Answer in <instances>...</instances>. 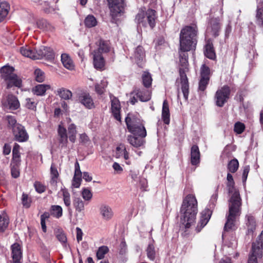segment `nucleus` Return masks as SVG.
Segmentation results:
<instances>
[{"instance_id": "0e129e2a", "label": "nucleus", "mask_w": 263, "mask_h": 263, "mask_svg": "<svg viewBox=\"0 0 263 263\" xmlns=\"http://www.w3.org/2000/svg\"><path fill=\"white\" fill-rule=\"evenodd\" d=\"M11 175L14 178H17L20 175V172L18 170V166H13L11 165Z\"/></svg>"}, {"instance_id": "de8ad7c7", "label": "nucleus", "mask_w": 263, "mask_h": 263, "mask_svg": "<svg viewBox=\"0 0 263 263\" xmlns=\"http://www.w3.org/2000/svg\"><path fill=\"white\" fill-rule=\"evenodd\" d=\"M210 69L205 64H203L200 68V78L210 80Z\"/></svg>"}, {"instance_id": "774afa93", "label": "nucleus", "mask_w": 263, "mask_h": 263, "mask_svg": "<svg viewBox=\"0 0 263 263\" xmlns=\"http://www.w3.org/2000/svg\"><path fill=\"white\" fill-rule=\"evenodd\" d=\"M80 140L81 143L86 144L89 142V139L87 135L84 133L80 135Z\"/></svg>"}, {"instance_id": "2eb2a0df", "label": "nucleus", "mask_w": 263, "mask_h": 263, "mask_svg": "<svg viewBox=\"0 0 263 263\" xmlns=\"http://www.w3.org/2000/svg\"><path fill=\"white\" fill-rule=\"evenodd\" d=\"M111 110L114 118L121 120V105L119 100L115 97H111Z\"/></svg>"}, {"instance_id": "13d9d810", "label": "nucleus", "mask_w": 263, "mask_h": 263, "mask_svg": "<svg viewBox=\"0 0 263 263\" xmlns=\"http://www.w3.org/2000/svg\"><path fill=\"white\" fill-rule=\"evenodd\" d=\"M6 119L8 121V125L11 128L12 130L14 126L18 124L16 123V120L13 116H7Z\"/></svg>"}, {"instance_id": "8fccbe9b", "label": "nucleus", "mask_w": 263, "mask_h": 263, "mask_svg": "<svg viewBox=\"0 0 263 263\" xmlns=\"http://www.w3.org/2000/svg\"><path fill=\"white\" fill-rule=\"evenodd\" d=\"M34 75L35 80L39 82H43L45 80V73L40 69H36L34 70Z\"/></svg>"}, {"instance_id": "6e6552de", "label": "nucleus", "mask_w": 263, "mask_h": 263, "mask_svg": "<svg viewBox=\"0 0 263 263\" xmlns=\"http://www.w3.org/2000/svg\"><path fill=\"white\" fill-rule=\"evenodd\" d=\"M263 231L258 236L255 242H253L251 254L248 263H257V258L262 256Z\"/></svg>"}, {"instance_id": "49530a36", "label": "nucleus", "mask_w": 263, "mask_h": 263, "mask_svg": "<svg viewBox=\"0 0 263 263\" xmlns=\"http://www.w3.org/2000/svg\"><path fill=\"white\" fill-rule=\"evenodd\" d=\"M117 151L119 152L121 150V153H122V155L123 158L126 160L125 163L129 165L131 164V161L129 160V153L127 151L126 148L124 146V145H120V146H118L116 148Z\"/></svg>"}, {"instance_id": "473e14b6", "label": "nucleus", "mask_w": 263, "mask_h": 263, "mask_svg": "<svg viewBox=\"0 0 263 263\" xmlns=\"http://www.w3.org/2000/svg\"><path fill=\"white\" fill-rule=\"evenodd\" d=\"M142 84L146 88H150L152 83L151 74L148 71H144L141 76Z\"/></svg>"}, {"instance_id": "37998d69", "label": "nucleus", "mask_w": 263, "mask_h": 263, "mask_svg": "<svg viewBox=\"0 0 263 263\" xmlns=\"http://www.w3.org/2000/svg\"><path fill=\"white\" fill-rule=\"evenodd\" d=\"M239 167V162L236 159L231 160L228 164V169L231 173L236 172Z\"/></svg>"}, {"instance_id": "39448f33", "label": "nucleus", "mask_w": 263, "mask_h": 263, "mask_svg": "<svg viewBox=\"0 0 263 263\" xmlns=\"http://www.w3.org/2000/svg\"><path fill=\"white\" fill-rule=\"evenodd\" d=\"M157 18V13L155 10L148 9L144 11L139 10L135 17V22L138 27H146L149 26L153 28L156 25V21Z\"/></svg>"}, {"instance_id": "20e7f679", "label": "nucleus", "mask_w": 263, "mask_h": 263, "mask_svg": "<svg viewBox=\"0 0 263 263\" xmlns=\"http://www.w3.org/2000/svg\"><path fill=\"white\" fill-rule=\"evenodd\" d=\"M229 201V212L226 216L227 221L224 227V233L222 234L223 238L226 232L235 230L236 218L240 215L241 202L239 192L235 190Z\"/></svg>"}, {"instance_id": "cd10ccee", "label": "nucleus", "mask_w": 263, "mask_h": 263, "mask_svg": "<svg viewBox=\"0 0 263 263\" xmlns=\"http://www.w3.org/2000/svg\"><path fill=\"white\" fill-rule=\"evenodd\" d=\"M10 10V6L6 2L0 3V22L4 21L8 14Z\"/></svg>"}, {"instance_id": "f8f14e48", "label": "nucleus", "mask_w": 263, "mask_h": 263, "mask_svg": "<svg viewBox=\"0 0 263 263\" xmlns=\"http://www.w3.org/2000/svg\"><path fill=\"white\" fill-rule=\"evenodd\" d=\"M110 12L112 16L116 17L124 10L125 6L124 0H107Z\"/></svg>"}, {"instance_id": "5fc2aeb1", "label": "nucleus", "mask_w": 263, "mask_h": 263, "mask_svg": "<svg viewBox=\"0 0 263 263\" xmlns=\"http://www.w3.org/2000/svg\"><path fill=\"white\" fill-rule=\"evenodd\" d=\"M83 198L86 201H89L92 197L91 191L88 189H83L82 191Z\"/></svg>"}, {"instance_id": "b1692460", "label": "nucleus", "mask_w": 263, "mask_h": 263, "mask_svg": "<svg viewBox=\"0 0 263 263\" xmlns=\"http://www.w3.org/2000/svg\"><path fill=\"white\" fill-rule=\"evenodd\" d=\"M200 162V152L198 146L194 145L191 150V162L192 165H196Z\"/></svg>"}, {"instance_id": "c9c22d12", "label": "nucleus", "mask_w": 263, "mask_h": 263, "mask_svg": "<svg viewBox=\"0 0 263 263\" xmlns=\"http://www.w3.org/2000/svg\"><path fill=\"white\" fill-rule=\"evenodd\" d=\"M58 134L60 137V142L63 145H66L67 143V134L66 129L61 125H59L58 128Z\"/></svg>"}, {"instance_id": "a19ab883", "label": "nucleus", "mask_w": 263, "mask_h": 263, "mask_svg": "<svg viewBox=\"0 0 263 263\" xmlns=\"http://www.w3.org/2000/svg\"><path fill=\"white\" fill-rule=\"evenodd\" d=\"M146 254L148 258L154 260L156 257V250L153 244L149 243L146 249Z\"/></svg>"}, {"instance_id": "c85d7f7f", "label": "nucleus", "mask_w": 263, "mask_h": 263, "mask_svg": "<svg viewBox=\"0 0 263 263\" xmlns=\"http://www.w3.org/2000/svg\"><path fill=\"white\" fill-rule=\"evenodd\" d=\"M61 192L62 194L63 199L64 203L65 205L67 207L68 211L71 213V199H70V194L68 192V190L65 189V187L61 188Z\"/></svg>"}, {"instance_id": "f704fd0d", "label": "nucleus", "mask_w": 263, "mask_h": 263, "mask_svg": "<svg viewBox=\"0 0 263 263\" xmlns=\"http://www.w3.org/2000/svg\"><path fill=\"white\" fill-rule=\"evenodd\" d=\"M20 52L24 57L36 60V51L32 50L29 47H22Z\"/></svg>"}, {"instance_id": "4be33fe9", "label": "nucleus", "mask_w": 263, "mask_h": 263, "mask_svg": "<svg viewBox=\"0 0 263 263\" xmlns=\"http://www.w3.org/2000/svg\"><path fill=\"white\" fill-rule=\"evenodd\" d=\"M93 62L96 69L102 70L105 66V60L101 54L97 52H93Z\"/></svg>"}, {"instance_id": "bf43d9fd", "label": "nucleus", "mask_w": 263, "mask_h": 263, "mask_svg": "<svg viewBox=\"0 0 263 263\" xmlns=\"http://www.w3.org/2000/svg\"><path fill=\"white\" fill-rule=\"evenodd\" d=\"M232 27L231 25V20L230 19L228 21V23L226 25L224 29V35L226 38H228L230 33L232 32Z\"/></svg>"}, {"instance_id": "864d4df0", "label": "nucleus", "mask_w": 263, "mask_h": 263, "mask_svg": "<svg viewBox=\"0 0 263 263\" xmlns=\"http://www.w3.org/2000/svg\"><path fill=\"white\" fill-rule=\"evenodd\" d=\"M209 79L200 78L199 82L198 89L200 91H203L207 87L209 82Z\"/></svg>"}, {"instance_id": "3c124183", "label": "nucleus", "mask_w": 263, "mask_h": 263, "mask_svg": "<svg viewBox=\"0 0 263 263\" xmlns=\"http://www.w3.org/2000/svg\"><path fill=\"white\" fill-rule=\"evenodd\" d=\"M37 102L34 99L32 98H26L25 99V106L31 110L36 109Z\"/></svg>"}, {"instance_id": "9b49d317", "label": "nucleus", "mask_w": 263, "mask_h": 263, "mask_svg": "<svg viewBox=\"0 0 263 263\" xmlns=\"http://www.w3.org/2000/svg\"><path fill=\"white\" fill-rule=\"evenodd\" d=\"M12 130L15 140L19 142H24L28 140L29 136L25 127L21 124H18Z\"/></svg>"}, {"instance_id": "69168bd1", "label": "nucleus", "mask_w": 263, "mask_h": 263, "mask_svg": "<svg viewBox=\"0 0 263 263\" xmlns=\"http://www.w3.org/2000/svg\"><path fill=\"white\" fill-rule=\"evenodd\" d=\"M74 175L75 177H82V172L79 163L77 161L74 164Z\"/></svg>"}, {"instance_id": "72a5a7b5", "label": "nucleus", "mask_w": 263, "mask_h": 263, "mask_svg": "<svg viewBox=\"0 0 263 263\" xmlns=\"http://www.w3.org/2000/svg\"><path fill=\"white\" fill-rule=\"evenodd\" d=\"M57 95H58L61 99L67 100L71 98L72 93L70 90L62 87L57 90Z\"/></svg>"}, {"instance_id": "4468645a", "label": "nucleus", "mask_w": 263, "mask_h": 263, "mask_svg": "<svg viewBox=\"0 0 263 263\" xmlns=\"http://www.w3.org/2000/svg\"><path fill=\"white\" fill-rule=\"evenodd\" d=\"M54 58V52L52 48L46 46H41L36 50V59L45 58L51 60Z\"/></svg>"}, {"instance_id": "ddd939ff", "label": "nucleus", "mask_w": 263, "mask_h": 263, "mask_svg": "<svg viewBox=\"0 0 263 263\" xmlns=\"http://www.w3.org/2000/svg\"><path fill=\"white\" fill-rule=\"evenodd\" d=\"M12 263L23 262V251L21 246L17 243H14L10 247Z\"/></svg>"}, {"instance_id": "9d476101", "label": "nucleus", "mask_w": 263, "mask_h": 263, "mask_svg": "<svg viewBox=\"0 0 263 263\" xmlns=\"http://www.w3.org/2000/svg\"><path fill=\"white\" fill-rule=\"evenodd\" d=\"M221 29L220 20L218 17H213L209 20L205 33L207 36H212L214 37L219 35Z\"/></svg>"}, {"instance_id": "dca6fc26", "label": "nucleus", "mask_w": 263, "mask_h": 263, "mask_svg": "<svg viewBox=\"0 0 263 263\" xmlns=\"http://www.w3.org/2000/svg\"><path fill=\"white\" fill-rule=\"evenodd\" d=\"M2 103L6 109L16 110L20 107V103L17 98L11 95H8L7 100Z\"/></svg>"}, {"instance_id": "4c0bfd02", "label": "nucleus", "mask_w": 263, "mask_h": 263, "mask_svg": "<svg viewBox=\"0 0 263 263\" xmlns=\"http://www.w3.org/2000/svg\"><path fill=\"white\" fill-rule=\"evenodd\" d=\"M51 215L54 217L59 218L62 216L63 209L60 205H53L51 206Z\"/></svg>"}, {"instance_id": "0eeeda50", "label": "nucleus", "mask_w": 263, "mask_h": 263, "mask_svg": "<svg viewBox=\"0 0 263 263\" xmlns=\"http://www.w3.org/2000/svg\"><path fill=\"white\" fill-rule=\"evenodd\" d=\"M218 188L217 186L215 193L212 195L208 207L201 213L200 219L196 228L198 232H199L208 223L211 218L212 213V210L214 208L218 198Z\"/></svg>"}, {"instance_id": "412c9836", "label": "nucleus", "mask_w": 263, "mask_h": 263, "mask_svg": "<svg viewBox=\"0 0 263 263\" xmlns=\"http://www.w3.org/2000/svg\"><path fill=\"white\" fill-rule=\"evenodd\" d=\"M257 5L255 15V22L260 27L263 26V0H256Z\"/></svg>"}, {"instance_id": "09e8293b", "label": "nucleus", "mask_w": 263, "mask_h": 263, "mask_svg": "<svg viewBox=\"0 0 263 263\" xmlns=\"http://www.w3.org/2000/svg\"><path fill=\"white\" fill-rule=\"evenodd\" d=\"M73 205L76 210L78 212H81L84 209V202L80 198H75L73 200Z\"/></svg>"}, {"instance_id": "e433bc0d", "label": "nucleus", "mask_w": 263, "mask_h": 263, "mask_svg": "<svg viewBox=\"0 0 263 263\" xmlns=\"http://www.w3.org/2000/svg\"><path fill=\"white\" fill-rule=\"evenodd\" d=\"M204 55L212 60L214 59L216 57L213 44L210 41H208L205 46Z\"/></svg>"}, {"instance_id": "5701e85b", "label": "nucleus", "mask_w": 263, "mask_h": 263, "mask_svg": "<svg viewBox=\"0 0 263 263\" xmlns=\"http://www.w3.org/2000/svg\"><path fill=\"white\" fill-rule=\"evenodd\" d=\"M100 212L103 218L106 220L110 219L114 215L111 208L106 204H102L100 206Z\"/></svg>"}, {"instance_id": "bb28decb", "label": "nucleus", "mask_w": 263, "mask_h": 263, "mask_svg": "<svg viewBox=\"0 0 263 263\" xmlns=\"http://www.w3.org/2000/svg\"><path fill=\"white\" fill-rule=\"evenodd\" d=\"M10 222L9 217L7 213L3 212L0 214V232L3 233L7 229Z\"/></svg>"}, {"instance_id": "e2e57ef3", "label": "nucleus", "mask_w": 263, "mask_h": 263, "mask_svg": "<svg viewBox=\"0 0 263 263\" xmlns=\"http://www.w3.org/2000/svg\"><path fill=\"white\" fill-rule=\"evenodd\" d=\"M57 238L63 245H66L67 237L64 233H60L57 235Z\"/></svg>"}, {"instance_id": "c756f323", "label": "nucleus", "mask_w": 263, "mask_h": 263, "mask_svg": "<svg viewBox=\"0 0 263 263\" xmlns=\"http://www.w3.org/2000/svg\"><path fill=\"white\" fill-rule=\"evenodd\" d=\"M246 217L247 218L246 224L248 228L247 235H252L256 228V222L255 219L253 216L250 215H247Z\"/></svg>"}, {"instance_id": "423d86ee", "label": "nucleus", "mask_w": 263, "mask_h": 263, "mask_svg": "<svg viewBox=\"0 0 263 263\" xmlns=\"http://www.w3.org/2000/svg\"><path fill=\"white\" fill-rule=\"evenodd\" d=\"M14 68L10 66H3L1 69V77L7 83L8 89L13 86H22V80L14 73Z\"/></svg>"}, {"instance_id": "aec40b11", "label": "nucleus", "mask_w": 263, "mask_h": 263, "mask_svg": "<svg viewBox=\"0 0 263 263\" xmlns=\"http://www.w3.org/2000/svg\"><path fill=\"white\" fill-rule=\"evenodd\" d=\"M79 100L82 104L88 109H91L95 107L93 100L88 93H81L79 95Z\"/></svg>"}, {"instance_id": "7c9ffc66", "label": "nucleus", "mask_w": 263, "mask_h": 263, "mask_svg": "<svg viewBox=\"0 0 263 263\" xmlns=\"http://www.w3.org/2000/svg\"><path fill=\"white\" fill-rule=\"evenodd\" d=\"M61 62L64 67L67 69L72 70L74 69L73 63L69 57V55L66 53L62 54L61 56Z\"/></svg>"}, {"instance_id": "680f3d73", "label": "nucleus", "mask_w": 263, "mask_h": 263, "mask_svg": "<svg viewBox=\"0 0 263 263\" xmlns=\"http://www.w3.org/2000/svg\"><path fill=\"white\" fill-rule=\"evenodd\" d=\"M82 181L81 177L73 176L72 185L75 188H78L81 185Z\"/></svg>"}, {"instance_id": "4d7b16f0", "label": "nucleus", "mask_w": 263, "mask_h": 263, "mask_svg": "<svg viewBox=\"0 0 263 263\" xmlns=\"http://www.w3.org/2000/svg\"><path fill=\"white\" fill-rule=\"evenodd\" d=\"M34 186L36 191L40 194L44 192L46 190V186L39 181L34 182Z\"/></svg>"}, {"instance_id": "58836bf2", "label": "nucleus", "mask_w": 263, "mask_h": 263, "mask_svg": "<svg viewBox=\"0 0 263 263\" xmlns=\"http://www.w3.org/2000/svg\"><path fill=\"white\" fill-rule=\"evenodd\" d=\"M85 26L87 28H92L97 25V21L92 15H87L84 20Z\"/></svg>"}, {"instance_id": "7ed1b4c3", "label": "nucleus", "mask_w": 263, "mask_h": 263, "mask_svg": "<svg viewBox=\"0 0 263 263\" xmlns=\"http://www.w3.org/2000/svg\"><path fill=\"white\" fill-rule=\"evenodd\" d=\"M197 212L198 203L195 196L192 194L187 195L180 208L181 222L185 229L194 223Z\"/></svg>"}, {"instance_id": "a878e982", "label": "nucleus", "mask_w": 263, "mask_h": 263, "mask_svg": "<svg viewBox=\"0 0 263 263\" xmlns=\"http://www.w3.org/2000/svg\"><path fill=\"white\" fill-rule=\"evenodd\" d=\"M51 86L48 84H38L33 87L32 91L34 95L39 96H44L46 90L50 89Z\"/></svg>"}, {"instance_id": "2f4dec72", "label": "nucleus", "mask_w": 263, "mask_h": 263, "mask_svg": "<svg viewBox=\"0 0 263 263\" xmlns=\"http://www.w3.org/2000/svg\"><path fill=\"white\" fill-rule=\"evenodd\" d=\"M50 175L51 180L50 183L54 189H55L59 174L55 164L53 163L51 164L50 167Z\"/></svg>"}, {"instance_id": "a211bd4d", "label": "nucleus", "mask_w": 263, "mask_h": 263, "mask_svg": "<svg viewBox=\"0 0 263 263\" xmlns=\"http://www.w3.org/2000/svg\"><path fill=\"white\" fill-rule=\"evenodd\" d=\"M96 45L97 46V49L95 50L93 52H97L102 55L103 53H107L110 51V44L107 41L100 39L96 42Z\"/></svg>"}, {"instance_id": "c03bdc74", "label": "nucleus", "mask_w": 263, "mask_h": 263, "mask_svg": "<svg viewBox=\"0 0 263 263\" xmlns=\"http://www.w3.org/2000/svg\"><path fill=\"white\" fill-rule=\"evenodd\" d=\"M109 251L107 246H102L99 248L96 253V256L98 259H102L104 258L105 255Z\"/></svg>"}, {"instance_id": "f257e3e1", "label": "nucleus", "mask_w": 263, "mask_h": 263, "mask_svg": "<svg viewBox=\"0 0 263 263\" xmlns=\"http://www.w3.org/2000/svg\"><path fill=\"white\" fill-rule=\"evenodd\" d=\"M198 29L196 25L187 26L181 29L180 33L179 75L181 88L185 100L188 99L189 85L186 72L189 71L188 54L186 52L195 50L197 44Z\"/></svg>"}, {"instance_id": "6e6d98bb", "label": "nucleus", "mask_w": 263, "mask_h": 263, "mask_svg": "<svg viewBox=\"0 0 263 263\" xmlns=\"http://www.w3.org/2000/svg\"><path fill=\"white\" fill-rule=\"evenodd\" d=\"M245 128V125L242 123L238 122L235 124L234 130L237 134H240L244 131Z\"/></svg>"}, {"instance_id": "052dcab7", "label": "nucleus", "mask_w": 263, "mask_h": 263, "mask_svg": "<svg viewBox=\"0 0 263 263\" xmlns=\"http://www.w3.org/2000/svg\"><path fill=\"white\" fill-rule=\"evenodd\" d=\"M20 149V146L17 143H15L12 149V157H21Z\"/></svg>"}, {"instance_id": "ea45409f", "label": "nucleus", "mask_w": 263, "mask_h": 263, "mask_svg": "<svg viewBox=\"0 0 263 263\" xmlns=\"http://www.w3.org/2000/svg\"><path fill=\"white\" fill-rule=\"evenodd\" d=\"M68 132L69 140L74 143L76 139V126L74 124H70L68 127Z\"/></svg>"}, {"instance_id": "6ab92c4d", "label": "nucleus", "mask_w": 263, "mask_h": 263, "mask_svg": "<svg viewBox=\"0 0 263 263\" xmlns=\"http://www.w3.org/2000/svg\"><path fill=\"white\" fill-rule=\"evenodd\" d=\"M136 95L141 102L148 101L151 98V91L149 88H141L135 90Z\"/></svg>"}, {"instance_id": "a18cd8bd", "label": "nucleus", "mask_w": 263, "mask_h": 263, "mask_svg": "<svg viewBox=\"0 0 263 263\" xmlns=\"http://www.w3.org/2000/svg\"><path fill=\"white\" fill-rule=\"evenodd\" d=\"M107 84L108 83L106 80H102L100 84H97L95 85L96 92L99 95L102 94L104 92L105 88L107 87Z\"/></svg>"}, {"instance_id": "1a4fd4ad", "label": "nucleus", "mask_w": 263, "mask_h": 263, "mask_svg": "<svg viewBox=\"0 0 263 263\" xmlns=\"http://www.w3.org/2000/svg\"><path fill=\"white\" fill-rule=\"evenodd\" d=\"M230 92V88L228 85H224L218 89L215 97L216 105L219 107H222L228 101Z\"/></svg>"}, {"instance_id": "f3484780", "label": "nucleus", "mask_w": 263, "mask_h": 263, "mask_svg": "<svg viewBox=\"0 0 263 263\" xmlns=\"http://www.w3.org/2000/svg\"><path fill=\"white\" fill-rule=\"evenodd\" d=\"M145 57V51L143 47L138 46L134 51L133 58L139 67H142Z\"/></svg>"}, {"instance_id": "f03ea898", "label": "nucleus", "mask_w": 263, "mask_h": 263, "mask_svg": "<svg viewBox=\"0 0 263 263\" xmlns=\"http://www.w3.org/2000/svg\"><path fill=\"white\" fill-rule=\"evenodd\" d=\"M125 122L128 131L132 134L127 136L128 143L135 147L143 146L145 143L146 131L141 120L128 114L125 118Z\"/></svg>"}, {"instance_id": "603ef678", "label": "nucleus", "mask_w": 263, "mask_h": 263, "mask_svg": "<svg viewBox=\"0 0 263 263\" xmlns=\"http://www.w3.org/2000/svg\"><path fill=\"white\" fill-rule=\"evenodd\" d=\"M227 179L228 181L227 186L228 187L229 192H233V190L234 189V181L233 180V177L230 173H228Z\"/></svg>"}, {"instance_id": "393cba45", "label": "nucleus", "mask_w": 263, "mask_h": 263, "mask_svg": "<svg viewBox=\"0 0 263 263\" xmlns=\"http://www.w3.org/2000/svg\"><path fill=\"white\" fill-rule=\"evenodd\" d=\"M162 119L165 124H168L170 123V113L168 103L166 100H164L163 102Z\"/></svg>"}, {"instance_id": "79ce46f5", "label": "nucleus", "mask_w": 263, "mask_h": 263, "mask_svg": "<svg viewBox=\"0 0 263 263\" xmlns=\"http://www.w3.org/2000/svg\"><path fill=\"white\" fill-rule=\"evenodd\" d=\"M22 203L23 206L26 209H28L30 207L32 202V199L28 194L23 193L21 198Z\"/></svg>"}, {"instance_id": "338daca9", "label": "nucleus", "mask_w": 263, "mask_h": 263, "mask_svg": "<svg viewBox=\"0 0 263 263\" xmlns=\"http://www.w3.org/2000/svg\"><path fill=\"white\" fill-rule=\"evenodd\" d=\"M112 168H114L115 171L118 174H120L123 171V168L117 162H114L113 163Z\"/></svg>"}]
</instances>
